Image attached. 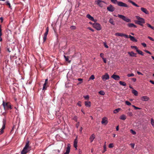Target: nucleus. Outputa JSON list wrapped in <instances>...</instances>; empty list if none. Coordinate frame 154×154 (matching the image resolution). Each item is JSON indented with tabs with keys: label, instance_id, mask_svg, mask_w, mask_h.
Segmentation results:
<instances>
[{
	"label": "nucleus",
	"instance_id": "1",
	"mask_svg": "<svg viewBox=\"0 0 154 154\" xmlns=\"http://www.w3.org/2000/svg\"><path fill=\"white\" fill-rule=\"evenodd\" d=\"M136 17L137 20L135 21V23L137 24L143 26V24L145 23V20L138 16H136Z\"/></svg>",
	"mask_w": 154,
	"mask_h": 154
},
{
	"label": "nucleus",
	"instance_id": "2",
	"mask_svg": "<svg viewBox=\"0 0 154 154\" xmlns=\"http://www.w3.org/2000/svg\"><path fill=\"white\" fill-rule=\"evenodd\" d=\"M29 141H28L26 144L25 146L23 148L21 152V154H26L30 149L29 146Z\"/></svg>",
	"mask_w": 154,
	"mask_h": 154
},
{
	"label": "nucleus",
	"instance_id": "3",
	"mask_svg": "<svg viewBox=\"0 0 154 154\" xmlns=\"http://www.w3.org/2000/svg\"><path fill=\"white\" fill-rule=\"evenodd\" d=\"M2 105L3 106L4 109L5 111L8 110L9 109H12L11 104L9 102H6L3 101Z\"/></svg>",
	"mask_w": 154,
	"mask_h": 154
},
{
	"label": "nucleus",
	"instance_id": "4",
	"mask_svg": "<svg viewBox=\"0 0 154 154\" xmlns=\"http://www.w3.org/2000/svg\"><path fill=\"white\" fill-rule=\"evenodd\" d=\"M118 17H119L122 19L123 20L127 22L130 23L131 22V20L130 19L123 15L120 14H118Z\"/></svg>",
	"mask_w": 154,
	"mask_h": 154
},
{
	"label": "nucleus",
	"instance_id": "5",
	"mask_svg": "<svg viewBox=\"0 0 154 154\" xmlns=\"http://www.w3.org/2000/svg\"><path fill=\"white\" fill-rule=\"evenodd\" d=\"M2 122L3 125L2 127L1 128V130L0 131V135L2 134L3 133V130L5 129V125L6 122V118L5 117V118L3 119Z\"/></svg>",
	"mask_w": 154,
	"mask_h": 154
},
{
	"label": "nucleus",
	"instance_id": "6",
	"mask_svg": "<svg viewBox=\"0 0 154 154\" xmlns=\"http://www.w3.org/2000/svg\"><path fill=\"white\" fill-rule=\"evenodd\" d=\"M93 27L97 30H100L101 29L100 25L97 23H95L93 24Z\"/></svg>",
	"mask_w": 154,
	"mask_h": 154
},
{
	"label": "nucleus",
	"instance_id": "7",
	"mask_svg": "<svg viewBox=\"0 0 154 154\" xmlns=\"http://www.w3.org/2000/svg\"><path fill=\"white\" fill-rule=\"evenodd\" d=\"M109 79V76L107 73H105V75H102V79L103 81H105L106 80L108 79Z\"/></svg>",
	"mask_w": 154,
	"mask_h": 154
},
{
	"label": "nucleus",
	"instance_id": "8",
	"mask_svg": "<svg viewBox=\"0 0 154 154\" xmlns=\"http://www.w3.org/2000/svg\"><path fill=\"white\" fill-rule=\"evenodd\" d=\"M117 5L118 6L121 7H128V6L126 4L121 2H118Z\"/></svg>",
	"mask_w": 154,
	"mask_h": 154
},
{
	"label": "nucleus",
	"instance_id": "9",
	"mask_svg": "<svg viewBox=\"0 0 154 154\" xmlns=\"http://www.w3.org/2000/svg\"><path fill=\"white\" fill-rule=\"evenodd\" d=\"M115 35L116 36H120L121 37L122 36H124L126 38H128V35L124 34L122 33H115Z\"/></svg>",
	"mask_w": 154,
	"mask_h": 154
},
{
	"label": "nucleus",
	"instance_id": "10",
	"mask_svg": "<svg viewBox=\"0 0 154 154\" xmlns=\"http://www.w3.org/2000/svg\"><path fill=\"white\" fill-rule=\"evenodd\" d=\"M95 2H96V4L98 5L99 6L102 7L103 6L102 3H104L105 2L103 1H100L99 0H96Z\"/></svg>",
	"mask_w": 154,
	"mask_h": 154
},
{
	"label": "nucleus",
	"instance_id": "11",
	"mask_svg": "<svg viewBox=\"0 0 154 154\" xmlns=\"http://www.w3.org/2000/svg\"><path fill=\"white\" fill-rule=\"evenodd\" d=\"M107 9L109 11L113 12L115 10V8L112 5H110L107 8Z\"/></svg>",
	"mask_w": 154,
	"mask_h": 154
},
{
	"label": "nucleus",
	"instance_id": "12",
	"mask_svg": "<svg viewBox=\"0 0 154 154\" xmlns=\"http://www.w3.org/2000/svg\"><path fill=\"white\" fill-rule=\"evenodd\" d=\"M86 17L88 19H89L90 20L93 21L95 22L97 21V20H96L94 19L93 17H92L89 14L87 15Z\"/></svg>",
	"mask_w": 154,
	"mask_h": 154
},
{
	"label": "nucleus",
	"instance_id": "13",
	"mask_svg": "<svg viewBox=\"0 0 154 154\" xmlns=\"http://www.w3.org/2000/svg\"><path fill=\"white\" fill-rule=\"evenodd\" d=\"M111 77L116 80H119L120 78L119 76L114 74L112 75Z\"/></svg>",
	"mask_w": 154,
	"mask_h": 154
},
{
	"label": "nucleus",
	"instance_id": "14",
	"mask_svg": "<svg viewBox=\"0 0 154 154\" xmlns=\"http://www.w3.org/2000/svg\"><path fill=\"white\" fill-rule=\"evenodd\" d=\"M78 136H77L76 137L75 139L74 142V146L76 148V149H77V143H78Z\"/></svg>",
	"mask_w": 154,
	"mask_h": 154
},
{
	"label": "nucleus",
	"instance_id": "15",
	"mask_svg": "<svg viewBox=\"0 0 154 154\" xmlns=\"http://www.w3.org/2000/svg\"><path fill=\"white\" fill-rule=\"evenodd\" d=\"M108 123L107 119L106 117H103L102 119V120L101 121V123L102 124H105L106 125Z\"/></svg>",
	"mask_w": 154,
	"mask_h": 154
},
{
	"label": "nucleus",
	"instance_id": "16",
	"mask_svg": "<svg viewBox=\"0 0 154 154\" xmlns=\"http://www.w3.org/2000/svg\"><path fill=\"white\" fill-rule=\"evenodd\" d=\"M95 138V135L94 134H92L89 138L90 142L92 143Z\"/></svg>",
	"mask_w": 154,
	"mask_h": 154
},
{
	"label": "nucleus",
	"instance_id": "17",
	"mask_svg": "<svg viewBox=\"0 0 154 154\" xmlns=\"http://www.w3.org/2000/svg\"><path fill=\"white\" fill-rule=\"evenodd\" d=\"M140 9L145 14H149V11L146 8H141Z\"/></svg>",
	"mask_w": 154,
	"mask_h": 154
},
{
	"label": "nucleus",
	"instance_id": "18",
	"mask_svg": "<svg viewBox=\"0 0 154 154\" xmlns=\"http://www.w3.org/2000/svg\"><path fill=\"white\" fill-rule=\"evenodd\" d=\"M85 105L88 107H90L91 106V103L90 101H85Z\"/></svg>",
	"mask_w": 154,
	"mask_h": 154
},
{
	"label": "nucleus",
	"instance_id": "19",
	"mask_svg": "<svg viewBox=\"0 0 154 154\" xmlns=\"http://www.w3.org/2000/svg\"><path fill=\"white\" fill-rule=\"evenodd\" d=\"M129 37L130 38V40L131 41L134 42H137V39H136L134 37L132 36L131 35H129L128 37V38Z\"/></svg>",
	"mask_w": 154,
	"mask_h": 154
},
{
	"label": "nucleus",
	"instance_id": "20",
	"mask_svg": "<svg viewBox=\"0 0 154 154\" xmlns=\"http://www.w3.org/2000/svg\"><path fill=\"white\" fill-rule=\"evenodd\" d=\"M128 54L131 57H136V54L134 53L133 51L131 52H128Z\"/></svg>",
	"mask_w": 154,
	"mask_h": 154
},
{
	"label": "nucleus",
	"instance_id": "21",
	"mask_svg": "<svg viewBox=\"0 0 154 154\" xmlns=\"http://www.w3.org/2000/svg\"><path fill=\"white\" fill-rule=\"evenodd\" d=\"M128 27L130 28L134 27L135 28H137V26L134 25V23H128L127 25Z\"/></svg>",
	"mask_w": 154,
	"mask_h": 154
},
{
	"label": "nucleus",
	"instance_id": "22",
	"mask_svg": "<svg viewBox=\"0 0 154 154\" xmlns=\"http://www.w3.org/2000/svg\"><path fill=\"white\" fill-rule=\"evenodd\" d=\"M149 100V98L146 96H144L142 97V100L144 101H148Z\"/></svg>",
	"mask_w": 154,
	"mask_h": 154
},
{
	"label": "nucleus",
	"instance_id": "23",
	"mask_svg": "<svg viewBox=\"0 0 154 154\" xmlns=\"http://www.w3.org/2000/svg\"><path fill=\"white\" fill-rule=\"evenodd\" d=\"M70 144H68L67 145V146L66 148V153H69L70 151Z\"/></svg>",
	"mask_w": 154,
	"mask_h": 154
},
{
	"label": "nucleus",
	"instance_id": "24",
	"mask_svg": "<svg viewBox=\"0 0 154 154\" xmlns=\"http://www.w3.org/2000/svg\"><path fill=\"white\" fill-rule=\"evenodd\" d=\"M128 2H129L130 3L132 4L133 5L137 7H139V6L138 5L136 4L134 2L132 1L131 0H128Z\"/></svg>",
	"mask_w": 154,
	"mask_h": 154
},
{
	"label": "nucleus",
	"instance_id": "25",
	"mask_svg": "<svg viewBox=\"0 0 154 154\" xmlns=\"http://www.w3.org/2000/svg\"><path fill=\"white\" fill-rule=\"evenodd\" d=\"M132 92L135 96H137L138 95V92L135 90H132Z\"/></svg>",
	"mask_w": 154,
	"mask_h": 154
},
{
	"label": "nucleus",
	"instance_id": "26",
	"mask_svg": "<svg viewBox=\"0 0 154 154\" xmlns=\"http://www.w3.org/2000/svg\"><path fill=\"white\" fill-rule=\"evenodd\" d=\"M120 119L122 120H125L126 119V116L124 115H122L120 117Z\"/></svg>",
	"mask_w": 154,
	"mask_h": 154
},
{
	"label": "nucleus",
	"instance_id": "27",
	"mask_svg": "<svg viewBox=\"0 0 154 154\" xmlns=\"http://www.w3.org/2000/svg\"><path fill=\"white\" fill-rule=\"evenodd\" d=\"M109 22L112 24L113 25H115V23L113 20L112 18H110L109 20Z\"/></svg>",
	"mask_w": 154,
	"mask_h": 154
},
{
	"label": "nucleus",
	"instance_id": "28",
	"mask_svg": "<svg viewBox=\"0 0 154 154\" xmlns=\"http://www.w3.org/2000/svg\"><path fill=\"white\" fill-rule=\"evenodd\" d=\"M136 51L138 53V54L141 55H143V53L142 51L139 50L138 49L136 50Z\"/></svg>",
	"mask_w": 154,
	"mask_h": 154
},
{
	"label": "nucleus",
	"instance_id": "29",
	"mask_svg": "<svg viewBox=\"0 0 154 154\" xmlns=\"http://www.w3.org/2000/svg\"><path fill=\"white\" fill-rule=\"evenodd\" d=\"M121 109L120 108H118L117 109H116L114 110L113 111V113H114L116 114Z\"/></svg>",
	"mask_w": 154,
	"mask_h": 154
},
{
	"label": "nucleus",
	"instance_id": "30",
	"mask_svg": "<svg viewBox=\"0 0 154 154\" xmlns=\"http://www.w3.org/2000/svg\"><path fill=\"white\" fill-rule=\"evenodd\" d=\"M119 84L120 85L123 86H125L126 85V83L125 82L122 81H120Z\"/></svg>",
	"mask_w": 154,
	"mask_h": 154
},
{
	"label": "nucleus",
	"instance_id": "31",
	"mask_svg": "<svg viewBox=\"0 0 154 154\" xmlns=\"http://www.w3.org/2000/svg\"><path fill=\"white\" fill-rule=\"evenodd\" d=\"M5 4L7 6H9V7L10 8H11V6L10 4V3L9 1H7L5 3Z\"/></svg>",
	"mask_w": 154,
	"mask_h": 154
},
{
	"label": "nucleus",
	"instance_id": "32",
	"mask_svg": "<svg viewBox=\"0 0 154 154\" xmlns=\"http://www.w3.org/2000/svg\"><path fill=\"white\" fill-rule=\"evenodd\" d=\"M99 93L102 95H104L105 94V92L103 91H100L99 92Z\"/></svg>",
	"mask_w": 154,
	"mask_h": 154
},
{
	"label": "nucleus",
	"instance_id": "33",
	"mask_svg": "<svg viewBox=\"0 0 154 154\" xmlns=\"http://www.w3.org/2000/svg\"><path fill=\"white\" fill-rule=\"evenodd\" d=\"M111 2L114 4H118V1H117V0H110Z\"/></svg>",
	"mask_w": 154,
	"mask_h": 154
},
{
	"label": "nucleus",
	"instance_id": "34",
	"mask_svg": "<svg viewBox=\"0 0 154 154\" xmlns=\"http://www.w3.org/2000/svg\"><path fill=\"white\" fill-rule=\"evenodd\" d=\"M47 84L46 83H44V84L43 85V90H45L46 89V85Z\"/></svg>",
	"mask_w": 154,
	"mask_h": 154
},
{
	"label": "nucleus",
	"instance_id": "35",
	"mask_svg": "<svg viewBox=\"0 0 154 154\" xmlns=\"http://www.w3.org/2000/svg\"><path fill=\"white\" fill-rule=\"evenodd\" d=\"M147 26L148 27L150 28L151 29H154V27L152 26L150 24H149V23H147Z\"/></svg>",
	"mask_w": 154,
	"mask_h": 154
},
{
	"label": "nucleus",
	"instance_id": "36",
	"mask_svg": "<svg viewBox=\"0 0 154 154\" xmlns=\"http://www.w3.org/2000/svg\"><path fill=\"white\" fill-rule=\"evenodd\" d=\"M125 103L126 105H128V106H130V105H131V103L128 101H125Z\"/></svg>",
	"mask_w": 154,
	"mask_h": 154
},
{
	"label": "nucleus",
	"instance_id": "37",
	"mask_svg": "<svg viewBox=\"0 0 154 154\" xmlns=\"http://www.w3.org/2000/svg\"><path fill=\"white\" fill-rule=\"evenodd\" d=\"M83 97L86 100H88L89 98L88 95H87L86 96H83Z\"/></svg>",
	"mask_w": 154,
	"mask_h": 154
},
{
	"label": "nucleus",
	"instance_id": "38",
	"mask_svg": "<svg viewBox=\"0 0 154 154\" xmlns=\"http://www.w3.org/2000/svg\"><path fill=\"white\" fill-rule=\"evenodd\" d=\"M151 122L152 125L154 127V121L153 119H151Z\"/></svg>",
	"mask_w": 154,
	"mask_h": 154
},
{
	"label": "nucleus",
	"instance_id": "39",
	"mask_svg": "<svg viewBox=\"0 0 154 154\" xmlns=\"http://www.w3.org/2000/svg\"><path fill=\"white\" fill-rule=\"evenodd\" d=\"M127 76L128 77L134 76V74L133 73L128 74L127 75Z\"/></svg>",
	"mask_w": 154,
	"mask_h": 154
},
{
	"label": "nucleus",
	"instance_id": "40",
	"mask_svg": "<svg viewBox=\"0 0 154 154\" xmlns=\"http://www.w3.org/2000/svg\"><path fill=\"white\" fill-rule=\"evenodd\" d=\"M95 77L94 75H92L89 78V80L92 79L93 80L94 79Z\"/></svg>",
	"mask_w": 154,
	"mask_h": 154
},
{
	"label": "nucleus",
	"instance_id": "41",
	"mask_svg": "<svg viewBox=\"0 0 154 154\" xmlns=\"http://www.w3.org/2000/svg\"><path fill=\"white\" fill-rule=\"evenodd\" d=\"M128 115L130 116H132L133 114L131 112H129L127 113Z\"/></svg>",
	"mask_w": 154,
	"mask_h": 154
},
{
	"label": "nucleus",
	"instance_id": "42",
	"mask_svg": "<svg viewBox=\"0 0 154 154\" xmlns=\"http://www.w3.org/2000/svg\"><path fill=\"white\" fill-rule=\"evenodd\" d=\"M113 147V143H110L109 146V148H112Z\"/></svg>",
	"mask_w": 154,
	"mask_h": 154
},
{
	"label": "nucleus",
	"instance_id": "43",
	"mask_svg": "<svg viewBox=\"0 0 154 154\" xmlns=\"http://www.w3.org/2000/svg\"><path fill=\"white\" fill-rule=\"evenodd\" d=\"M131 47L132 48H134L136 50V51L138 49L137 47L136 46H131Z\"/></svg>",
	"mask_w": 154,
	"mask_h": 154
},
{
	"label": "nucleus",
	"instance_id": "44",
	"mask_svg": "<svg viewBox=\"0 0 154 154\" xmlns=\"http://www.w3.org/2000/svg\"><path fill=\"white\" fill-rule=\"evenodd\" d=\"M70 28L71 29H76V27L74 26H72L70 27Z\"/></svg>",
	"mask_w": 154,
	"mask_h": 154
},
{
	"label": "nucleus",
	"instance_id": "45",
	"mask_svg": "<svg viewBox=\"0 0 154 154\" xmlns=\"http://www.w3.org/2000/svg\"><path fill=\"white\" fill-rule=\"evenodd\" d=\"M105 48H108L109 46L106 45V42H103Z\"/></svg>",
	"mask_w": 154,
	"mask_h": 154
},
{
	"label": "nucleus",
	"instance_id": "46",
	"mask_svg": "<svg viewBox=\"0 0 154 154\" xmlns=\"http://www.w3.org/2000/svg\"><path fill=\"white\" fill-rule=\"evenodd\" d=\"M77 105H78L79 106L81 107V106L82 105H81V102L80 101H79L78 103H77Z\"/></svg>",
	"mask_w": 154,
	"mask_h": 154
},
{
	"label": "nucleus",
	"instance_id": "47",
	"mask_svg": "<svg viewBox=\"0 0 154 154\" xmlns=\"http://www.w3.org/2000/svg\"><path fill=\"white\" fill-rule=\"evenodd\" d=\"M64 58H65V60H66V61H68V60H69V57H66V56L64 55Z\"/></svg>",
	"mask_w": 154,
	"mask_h": 154
},
{
	"label": "nucleus",
	"instance_id": "48",
	"mask_svg": "<svg viewBox=\"0 0 154 154\" xmlns=\"http://www.w3.org/2000/svg\"><path fill=\"white\" fill-rule=\"evenodd\" d=\"M132 106L135 109H140V108H138V107H137L135 106H134V105H132Z\"/></svg>",
	"mask_w": 154,
	"mask_h": 154
},
{
	"label": "nucleus",
	"instance_id": "49",
	"mask_svg": "<svg viewBox=\"0 0 154 154\" xmlns=\"http://www.w3.org/2000/svg\"><path fill=\"white\" fill-rule=\"evenodd\" d=\"M47 36H45V35L44 36L43 38L44 42H45L46 41V40L47 39Z\"/></svg>",
	"mask_w": 154,
	"mask_h": 154
},
{
	"label": "nucleus",
	"instance_id": "50",
	"mask_svg": "<svg viewBox=\"0 0 154 154\" xmlns=\"http://www.w3.org/2000/svg\"><path fill=\"white\" fill-rule=\"evenodd\" d=\"M131 133L133 134H136V132L133 131L132 129L131 130Z\"/></svg>",
	"mask_w": 154,
	"mask_h": 154
},
{
	"label": "nucleus",
	"instance_id": "51",
	"mask_svg": "<svg viewBox=\"0 0 154 154\" xmlns=\"http://www.w3.org/2000/svg\"><path fill=\"white\" fill-rule=\"evenodd\" d=\"M103 56L104 54L103 53H101L100 54V56L102 58H103Z\"/></svg>",
	"mask_w": 154,
	"mask_h": 154
},
{
	"label": "nucleus",
	"instance_id": "52",
	"mask_svg": "<svg viewBox=\"0 0 154 154\" xmlns=\"http://www.w3.org/2000/svg\"><path fill=\"white\" fill-rule=\"evenodd\" d=\"M148 38H149L151 40L153 41H154V39L152 38V37H150V36H148Z\"/></svg>",
	"mask_w": 154,
	"mask_h": 154
},
{
	"label": "nucleus",
	"instance_id": "53",
	"mask_svg": "<svg viewBox=\"0 0 154 154\" xmlns=\"http://www.w3.org/2000/svg\"><path fill=\"white\" fill-rule=\"evenodd\" d=\"M2 28H1V26L0 25V35H2Z\"/></svg>",
	"mask_w": 154,
	"mask_h": 154
},
{
	"label": "nucleus",
	"instance_id": "54",
	"mask_svg": "<svg viewBox=\"0 0 154 154\" xmlns=\"http://www.w3.org/2000/svg\"><path fill=\"white\" fill-rule=\"evenodd\" d=\"M141 44L144 47H146V44L145 43H142Z\"/></svg>",
	"mask_w": 154,
	"mask_h": 154
},
{
	"label": "nucleus",
	"instance_id": "55",
	"mask_svg": "<svg viewBox=\"0 0 154 154\" xmlns=\"http://www.w3.org/2000/svg\"><path fill=\"white\" fill-rule=\"evenodd\" d=\"M103 62H104L105 63H106V58H103Z\"/></svg>",
	"mask_w": 154,
	"mask_h": 154
},
{
	"label": "nucleus",
	"instance_id": "56",
	"mask_svg": "<svg viewBox=\"0 0 154 154\" xmlns=\"http://www.w3.org/2000/svg\"><path fill=\"white\" fill-rule=\"evenodd\" d=\"M145 51L146 53H148V54H152L149 51H147V50H145Z\"/></svg>",
	"mask_w": 154,
	"mask_h": 154
},
{
	"label": "nucleus",
	"instance_id": "57",
	"mask_svg": "<svg viewBox=\"0 0 154 154\" xmlns=\"http://www.w3.org/2000/svg\"><path fill=\"white\" fill-rule=\"evenodd\" d=\"M103 148H104V151L103 152H105L106 151V145L104 146Z\"/></svg>",
	"mask_w": 154,
	"mask_h": 154
},
{
	"label": "nucleus",
	"instance_id": "58",
	"mask_svg": "<svg viewBox=\"0 0 154 154\" xmlns=\"http://www.w3.org/2000/svg\"><path fill=\"white\" fill-rule=\"evenodd\" d=\"M137 74L138 75H143V74L141 73L140 72H139V71H137Z\"/></svg>",
	"mask_w": 154,
	"mask_h": 154
},
{
	"label": "nucleus",
	"instance_id": "59",
	"mask_svg": "<svg viewBox=\"0 0 154 154\" xmlns=\"http://www.w3.org/2000/svg\"><path fill=\"white\" fill-rule=\"evenodd\" d=\"M82 154V151L80 149H79V154Z\"/></svg>",
	"mask_w": 154,
	"mask_h": 154
},
{
	"label": "nucleus",
	"instance_id": "60",
	"mask_svg": "<svg viewBox=\"0 0 154 154\" xmlns=\"http://www.w3.org/2000/svg\"><path fill=\"white\" fill-rule=\"evenodd\" d=\"M131 79L134 82H135L136 81V79L135 78H132Z\"/></svg>",
	"mask_w": 154,
	"mask_h": 154
},
{
	"label": "nucleus",
	"instance_id": "61",
	"mask_svg": "<svg viewBox=\"0 0 154 154\" xmlns=\"http://www.w3.org/2000/svg\"><path fill=\"white\" fill-rule=\"evenodd\" d=\"M79 122H78V123H77L76 124V127L77 128H78L79 126Z\"/></svg>",
	"mask_w": 154,
	"mask_h": 154
},
{
	"label": "nucleus",
	"instance_id": "62",
	"mask_svg": "<svg viewBox=\"0 0 154 154\" xmlns=\"http://www.w3.org/2000/svg\"><path fill=\"white\" fill-rule=\"evenodd\" d=\"M130 145L131 146V147L133 148H134V144H133V143H131L130 144Z\"/></svg>",
	"mask_w": 154,
	"mask_h": 154
},
{
	"label": "nucleus",
	"instance_id": "63",
	"mask_svg": "<svg viewBox=\"0 0 154 154\" xmlns=\"http://www.w3.org/2000/svg\"><path fill=\"white\" fill-rule=\"evenodd\" d=\"M149 82L151 83H152V84H154V81H152V80H150L149 81Z\"/></svg>",
	"mask_w": 154,
	"mask_h": 154
},
{
	"label": "nucleus",
	"instance_id": "64",
	"mask_svg": "<svg viewBox=\"0 0 154 154\" xmlns=\"http://www.w3.org/2000/svg\"><path fill=\"white\" fill-rule=\"evenodd\" d=\"M48 32H45V33L44 34V35L47 36L48 34Z\"/></svg>",
	"mask_w": 154,
	"mask_h": 154
}]
</instances>
